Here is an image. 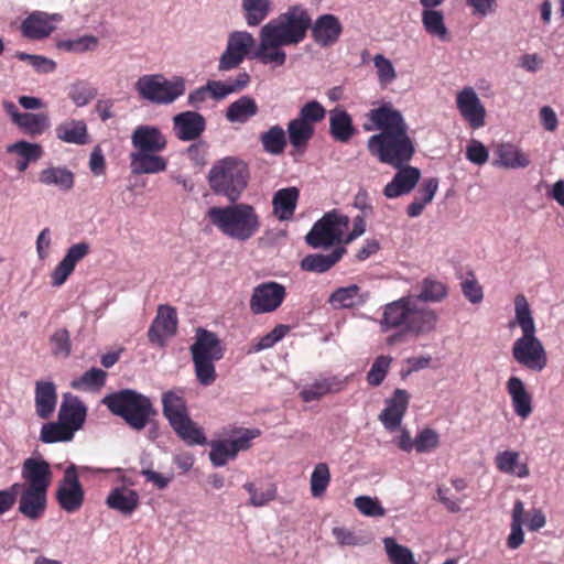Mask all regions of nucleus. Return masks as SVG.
<instances>
[{
    "label": "nucleus",
    "mask_w": 564,
    "mask_h": 564,
    "mask_svg": "<svg viewBox=\"0 0 564 564\" xmlns=\"http://www.w3.org/2000/svg\"><path fill=\"white\" fill-rule=\"evenodd\" d=\"M410 394L406 390L395 389L392 395L386 400L384 408L379 414V421L386 430L397 431L406 413Z\"/></svg>",
    "instance_id": "a211bd4d"
},
{
    "label": "nucleus",
    "mask_w": 564,
    "mask_h": 564,
    "mask_svg": "<svg viewBox=\"0 0 564 564\" xmlns=\"http://www.w3.org/2000/svg\"><path fill=\"white\" fill-rule=\"evenodd\" d=\"M232 440H228L234 447L232 452L237 454L241 451H247L251 447L252 440L259 437L261 435V431L259 429H243L237 427L232 430Z\"/></svg>",
    "instance_id": "6e6d98bb"
},
{
    "label": "nucleus",
    "mask_w": 564,
    "mask_h": 564,
    "mask_svg": "<svg viewBox=\"0 0 564 564\" xmlns=\"http://www.w3.org/2000/svg\"><path fill=\"white\" fill-rule=\"evenodd\" d=\"M507 391L514 413L521 419H528L533 411L532 395L527 391L523 381L518 377H510L507 381Z\"/></svg>",
    "instance_id": "bb28decb"
},
{
    "label": "nucleus",
    "mask_w": 564,
    "mask_h": 564,
    "mask_svg": "<svg viewBox=\"0 0 564 564\" xmlns=\"http://www.w3.org/2000/svg\"><path fill=\"white\" fill-rule=\"evenodd\" d=\"M333 387H334L333 382L324 379L321 381H316V382L312 383L311 386L304 388L300 394H301V398L303 399V401L312 402V401L319 400L327 393L334 391Z\"/></svg>",
    "instance_id": "e2e57ef3"
},
{
    "label": "nucleus",
    "mask_w": 564,
    "mask_h": 564,
    "mask_svg": "<svg viewBox=\"0 0 564 564\" xmlns=\"http://www.w3.org/2000/svg\"><path fill=\"white\" fill-rule=\"evenodd\" d=\"M102 403L135 431L143 430L158 413L150 398L132 389L110 393Z\"/></svg>",
    "instance_id": "423d86ee"
},
{
    "label": "nucleus",
    "mask_w": 564,
    "mask_h": 564,
    "mask_svg": "<svg viewBox=\"0 0 564 564\" xmlns=\"http://www.w3.org/2000/svg\"><path fill=\"white\" fill-rule=\"evenodd\" d=\"M206 129V119L197 111H183L173 117V131L181 141L198 139Z\"/></svg>",
    "instance_id": "aec40b11"
},
{
    "label": "nucleus",
    "mask_w": 564,
    "mask_h": 564,
    "mask_svg": "<svg viewBox=\"0 0 564 564\" xmlns=\"http://www.w3.org/2000/svg\"><path fill=\"white\" fill-rule=\"evenodd\" d=\"M259 45L253 50L250 58L257 59L263 65L283 66L286 62V53L282 50L285 43L261 28Z\"/></svg>",
    "instance_id": "f3484780"
},
{
    "label": "nucleus",
    "mask_w": 564,
    "mask_h": 564,
    "mask_svg": "<svg viewBox=\"0 0 564 564\" xmlns=\"http://www.w3.org/2000/svg\"><path fill=\"white\" fill-rule=\"evenodd\" d=\"M35 412L41 419L47 420L55 411L57 403L56 387L52 381L35 382Z\"/></svg>",
    "instance_id": "a878e982"
},
{
    "label": "nucleus",
    "mask_w": 564,
    "mask_h": 564,
    "mask_svg": "<svg viewBox=\"0 0 564 564\" xmlns=\"http://www.w3.org/2000/svg\"><path fill=\"white\" fill-rule=\"evenodd\" d=\"M299 198L297 187L290 186L278 189L272 197V215L280 221L292 220Z\"/></svg>",
    "instance_id": "b1692460"
},
{
    "label": "nucleus",
    "mask_w": 564,
    "mask_h": 564,
    "mask_svg": "<svg viewBox=\"0 0 564 564\" xmlns=\"http://www.w3.org/2000/svg\"><path fill=\"white\" fill-rule=\"evenodd\" d=\"M325 115L326 110L322 104L316 100H312L306 102L300 109L299 116L296 118L303 122H307L308 124L314 126L315 123L322 121L325 118Z\"/></svg>",
    "instance_id": "680f3d73"
},
{
    "label": "nucleus",
    "mask_w": 564,
    "mask_h": 564,
    "mask_svg": "<svg viewBox=\"0 0 564 564\" xmlns=\"http://www.w3.org/2000/svg\"><path fill=\"white\" fill-rule=\"evenodd\" d=\"M259 111L257 101L250 96H241L226 109V119L229 122L246 123Z\"/></svg>",
    "instance_id": "473e14b6"
},
{
    "label": "nucleus",
    "mask_w": 564,
    "mask_h": 564,
    "mask_svg": "<svg viewBox=\"0 0 564 564\" xmlns=\"http://www.w3.org/2000/svg\"><path fill=\"white\" fill-rule=\"evenodd\" d=\"M414 444L417 453L434 451L440 446V435L435 430L425 427L416 434Z\"/></svg>",
    "instance_id": "13d9d810"
},
{
    "label": "nucleus",
    "mask_w": 564,
    "mask_h": 564,
    "mask_svg": "<svg viewBox=\"0 0 564 564\" xmlns=\"http://www.w3.org/2000/svg\"><path fill=\"white\" fill-rule=\"evenodd\" d=\"M107 378L106 371L91 368L86 371L79 379L74 380L72 382V387L74 389H90V390H99L105 386V381Z\"/></svg>",
    "instance_id": "603ef678"
},
{
    "label": "nucleus",
    "mask_w": 564,
    "mask_h": 564,
    "mask_svg": "<svg viewBox=\"0 0 564 564\" xmlns=\"http://www.w3.org/2000/svg\"><path fill=\"white\" fill-rule=\"evenodd\" d=\"M206 217L221 234L238 241L251 239L261 227L256 208L246 203L210 207Z\"/></svg>",
    "instance_id": "39448f33"
},
{
    "label": "nucleus",
    "mask_w": 564,
    "mask_h": 564,
    "mask_svg": "<svg viewBox=\"0 0 564 564\" xmlns=\"http://www.w3.org/2000/svg\"><path fill=\"white\" fill-rule=\"evenodd\" d=\"M368 297V293H362L358 285L351 284L335 290L330 294L328 303L335 308H351L362 305Z\"/></svg>",
    "instance_id": "2f4dec72"
},
{
    "label": "nucleus",
    "mask_w": 564,
    "mask_h": 564,
    "mask_svg": "<svg viewBox=\"0 0 564 564\" xmlns=\"http://www.w3.org/2000/svg\"><path fill=\"white\" fill-rule=\"evenodd\" d=\"M355 507L367 517H383L384 508L377 499L369 496H359L355 499Z\"/></svg>",
    "instance_id": "338daca9"
},
{
    "label": "nucleus",
    "mask_w": 564,
    "mask_h": 564,
    "mask_svg": "<svg viewBox=\"0 0 564 564\" xmlns=\"http://www.w3.org/2000/svg\"><path fill=\"white\" fill-rule=\"evenodd\" d=\"M232 451L234 447L228 440L214 441L210 443L209 459L216 467L225 466L229 459L237 456V453Z\"/></svg>",
    "instance_id": "09e8293b"
},
{
    "label": "nucleus",
    "mask_w": 564,
    "mask_h": 564,
    "mask_svg": "<svg viewBox=\"0 0 564 564\" xmlns=\"http://www.w3.org/2000/svg\"><path fill=\"white\" fill-rule=\"evenodd\" d=\"M84 499L85 492L78 479L76 466L70 465L58 485L56 500L64 511L74 513L82 508Z\"/></svg>",
    "instance_id": "4468645a"
},
{
    "label": "nucleus",
    "mask_w": 564,
    "mask_h": 564,
    "mask_svg": "<svg viewBox=\"0 0 564 564\" xmlns=\"http://www.w3.org/2000/svg\"><path fill=\"white\" fill-rule=\"evenodd\" d=\"M286 297V289L275 281L258 284L249 301L250 311L256 314H265L276 311Z\"/></svg>",
    "instance_id": "f8f14e48"
},
{
    "label": "nucleus",
    "mask_w": 564,
    "mask_h": 564,
    "mask_svg": "<svg viewBox=\"0 0 564 564\" xmlns=\"http://www.w3.org/2000/svg\"><path fill=\"white\" fill-rule=\"evenodd\" d=\"M55 15H50L43 11H33L21 24L23 36L30 40H42L47 37L54 30Z\"/></svg>",
    "instance_id": "5701e85b"
},
{
    "label": "nucleus",
    "mask_w": 564,
    "mask_h": 564,
    "mask_svg": "<svg viewBox=\"0 0 564 564\" xmlns=\"http://www.w3.org/2000/svg\"><path fill=\"white\" fill-rule=\"evenodd\" d=\"M13 122L31 135L42 134L50 126L48 118L44 113L14 112Z\"/></svg>",
    "instance_id": "79ce46f5"
},
{
    "label": "nucleus",
    "mask_w": 564,
    "mask_h": 564,
    "mask_svg": "<svg viewBox=\"0 0 564 564\" xmlns=\"http://www.w3.org/2000/svg\"><path fill=\"white\" fill-rule=\"evenodd\" d=\"M456 107L463 119L474 130L486 123V108L473 87H464L456 95Z\"/></svg>",
    "instance_id": "2eb2a0df"
},
{
    "label": "nucleus",
    "mask_w": 564,
    "mask_h": 564,
    "mask_svg": "<svg viewBox=\"0 0 564 564\" xmlns=\"http://www.w3.org/2000/svg\"><path fill=\"white\" fill-rule=\"evenodd\" d=\"M448 295V286L446 283L433 278H424L419 285V294L414 295L416 302L440 303Z\"/></svg>",
    "instance_id": "e433bc0d"
},
{
    "label": "nucleus",
    "mask_w": 564,
    "mask_h": 564,
    "mask_svg": "<svg viewBox=\"0 0 564 564\" xmlns=\"http://www.w3.org/2000/svg\"><path fill=\"white\" fill-rule=\"evenodd\" d=\"M163 415L176 435L187 445H204L207 438L203 430L189 417L184 391L170 390L162 394Z\"/></svg>",
    "instance_id": "0eeeda50"
},
{
    "label": "nucleus",
    "mask_w": 564,
    "mask_h": 564,
    "mask_svg": "<svg viewBox=\"0 0 564 564\" xmlns=\"http://www.w3.org/2000/svg\"><path fill=\"white\" fill-rule=\"evenodd\" d=\"M463 295L473 304H479L484 299V290L473 273L460 283Z\"/></svg>",
    "instance_id": "69168bd1"
},
{
    "label": "nucleus",
    "mask_w": 564,
    "mask_h": 564,
    "mask_svg": "<svg viewBox=\"0 0 564 564\" xmlns=\"http://www.w3.org/2000/svg\"><path fill=\"white\" fill-rule=\"evenodd\" d=\"M383 544L392 564H416L412 552L408 547L398 544L393 538H386Z\"/></svg>",
    "instance_id": "8fccbe9b"
},
{
    "label": "nucleus",
    "mask_w": 564,
    "mask_h": 564,
    "mask_svg": "<svg viewBox=\"0 0 564 564\" xmlns=\"http://www.w3.org/2000/svg\"><path fill=\"white\" fill-rule=\"evenodd\" d=\"M329 133L338 142L347 143L356 133L350 115L341 108L329 112Z\"/></svg>",
    "instance_id": "c756f323"
},
{
    "label": "nucleus",
    "mask_w": 564,
    "mask_h": 564,
    "mask_svg": "<svg viewBox=\"0 0 564 564\" xmlns=\"http://www.w3.org/2000/svg\"><path fill=\"white\" fill-rule=\"evenodd\" d=\"M312 26V17L303 4H293L276 18L262 26L267 32L285 43L297 45L302 43Z\"/></svg>",
    "instance_id": "1a4fd4ad"
},
{
    "label": "nucleus",
    "mask_w": 564,
    "mask_h": 564,
    "mask_svg": "<svg viewBox=\"0 0 564 564\" xmlns=\"http://www.w3.org/2000/svg\"><path fill=\"white\" fill-rule=\"evenodd\" d=\"M107 505L110 509L129 516L139 507L140 498L135 490L127 487L115 488L107 497Z\"/></svg>",
    "instance_id": "7c9ffc66"
},
{
    "label": "nucleus",
    "mask_w": 564,
    "mask_h": 564,
    "mask_svg": "<svg viewBox=\"0 0 564 564\" xmlns=\"http://www.w3.org/2000/svg\"><path fill=\"white\" fill-rule=\"evenodd\" d=\"M391 362L392 358L390 356L381 355L377 357L367 373V382L372 387L380 386L390 369Z\"/></svg>",
    "instance_id": "5fc2aeb1"
},
{
    "label": "nucleus",
    "mask_w": 564,
    "mask_h": 564,
    "mask_svg": "<svg viewBox=\"0 0 564 564\" xmlns=\"http://www.w3.org/2000/svg\"><path fill=\"white\" fill-rule=\"evenodd\" d=\"M243 488L250 495V505L254 507H262L274 500L276 497V488L274 485H269L265 490H257L253 482H246Z\"/></svg>",
    "instance_id": "bf43d9fd"
},
{
    "label": "nucleus",
    "mask_w": 564,
    "mask_h": 564,
    "mask_svg": "<svg viewBox=\"0 0 564 564\" xmlns=\"http://www.w3.org/2000/svg\"><path fill=\"white\" fill-rule=\"evenodd\" d=\"M373 63L377 68L378 79L382 85L390 84L394 80L397 74L390 59L382 54H377L373 57Z\"/></svg>",
    "instance_id": "774afa93"
},
{
    "label": "nucleus",
    "mask_w": 564,
    "mask_h": 564,
    "mask_svg": "<svg viewBox=\"0 0 564 564\" xmlns=\"http://www.w3.org/2000/svg\"><path fill=\"white\" fill-rule=\"evenodd\" d=\"M260 142L267 153L279 155L284 152L288 139L284 129L275 124L260 134Z\"/></svg>",
    "instance_id": "37998d69"
},
{
    "label": "nucleus",
    "mask_w": 564,
    "mask_h": 564,
    "mask_svg": "<svg viewBox=\"0 0 564 564\" xmlns=\"http://www.w3.org/2000/svg\"><path fill=\"white\" fill-rule=\"evenodd\" d=\"M185 79L174 77L166 79L163 75H143L135 83L139 96L152 104L169 105L185 94Z\"/></svg>",
    "instance_id": "9d476101"
},
{
    "label": "nucleus",
    "mask_w": 564,
    "mask_h": 564,
    "mask_svg": "<svg viewBox=\"0 0 564 564\" xmlns=\"http://www.w3.org/2000/svg\"><path fill=\"white\" fill-rule=\"evenodd\" d=\"M86 414L87 409L85 404L77 397H73L63 401L58 412V420L75 433L83 427Z\"/></svg>",
    "instance_id": "c85d7f7f"
},
{
    "label": "nucleus",
    "mask_w": 564,
    "mask_h": 564,
    "mask_svg": "<svg viewBox=\"0 0 564 564\" xmlns=\"http://www.w3.org/2000/svg\"><path fill=\"white\" fill-rule=\"evenodd\" d=\"M437 323L434 310L420 305L414 295H408L384 305L380 326L384 332L401 328L417 337L434 332Z\"/></svg>",
    "instance_id": "f03ea898"
},
{
    "label": "nucleus",
    "mask_w": 564,
    "mask_h": 564,
    "mask_svg": "<svg viewBox=\"0 0 564 564\" xmlns=\"http://www.w3.org/2000/svg\"><path fill=\"white\" fill-rule=\"evenodd\" d=\"M349 217L339 210H330L318 219L305 236L306 243L312 248H328L345 242V234L349 229Z\"/></svg>",
    "instance_id": "9b49d317"
},
{
    "label": "nucleus",
    "mask_w": 564,
    "mask_h": 564,
    "mask_svg": "<svg viewBox=\"0 0 564 564\" xmlns=\"http://www.w3.org/2000/svg\"><path fill=\"white\" fill-rule=\"evenodd\" d=\"M422 23L425 31L437 36L441 40L447 39V29L444 23L443 14L435 10H424L422 13Z\"/></svg>",
    "instance_id": "49530a36"
},
{
    "label": "nucleus",
    "mask_w": 564,
    "mask_h": 564,
    "mask_svg": "<svg viewBox=\"0 0 564 564\" xmlns=\"http://www.w3.org/2000/svg\"><path fill=\"white\" fill-rule=\"evenodd\" d=\"M314 133V126L303 122L297 118L290 120L288 123V139L291 145L299 151H304L307 148Z\"/></svg>",
    "instance_id": "4c0bfd02"
},
{
    "label": "nucleus",
    "mask_w": 564,
    "mask_h": 564,
    "mask_svg": "<svg viewBox=\"0 0 564 564\" xmlns=\"http://www.w3.org/2000/svg\"><path fill=\"white\" fill-rule=\"evenodd\" d=\"M98 46V39L94 35H84L75 40L58 42L57 47L66 52L84 53L94 51Z\"/></svg>",
    "instance_id": "4d7b16f0"
},
{
    "label": "nucleus",
    "mask_w": 564,
    "mask_h": 564,
    "mask_svg": "<svg viewBox=\"0 0 564 564\" xmlns=\"http://www.w3.org/2000/svg\"><path fill=\"white\" fill-rule=\"evenodd\" d=\"M15 57L20 61L29 62L36 72L48 74L55 70L56 63L42 55H32L24 52H18Z\"/></svg>",
    "instance_id": "0e129e2a"
},
{
    "label": "nucleus",
    "mask_w": 564,
    "mask_h": 564,
    "mask_svg": "<svg viewBox=\"0 0 564 564\" xmlns=\"http://www.w3.org/2000/svg\"><path fill=\"white\" fill-rule=\"evenodd\" d=\"M248 178L247 164L234 158L220 160L208 173V183L213 192L226 196L231 203L240 197L247 187Z\"/></svg>",
    "instance_id": "6e6552de"
},
{
    "label": "nucleus",
    "mask_w": 564,
    "mask_h": 564,
    "mask_svg": "<svg viewBox=\"0 0 564 564\" xmlns=\"http://www.w3.org/2000/svg\"><path fill=\"white\" fill-rule=\"evenodd\" d=\"M524 506L521 500H517L512 509L511 532L507 540V545L511 550L518 549L524 541V533L522 530Z\"/></svg>",
    "instance_id": "a18cd8bd"
},
{
    "label": "nucleus",
    "mask_w": 564,
    "mask_h": 564,
    "mask_svg": "<svg viewBox=\"0 0 564 564\" xmlns=\"http://www.w3.org/2000/svg\"><path fill=\"white\" fill-rule=\"evenodd\" d=\"M421 178V171L408 164L398 169L391 182L383 188V195L389 198H397L410 194Z\"/></svg>",
    "instance_id": "4be33fe9"
},
{
    "label": "nucleus",
    "mask_w": 564,
    "mask_h": 564,
    "mask_svg": "<svg viewBox=\"0 0 564 564\" xmlns=\"http://www.w3.org/2000/svg\"><path fill=\"white\" fill-rule=\"evenodd\" d=\"M22 478L25 482L21 484V487L47 491L52 480L48 463L42 459H25L22 465Z\"/></svg>",
    "instance_id": "412c9836"
},
{
    "label": "nucleus",
    "mask_w": 564,
    "mask_h": 564,
    "mask_svg": "<svg viewBox=\"0 0 564 564\" xmlns=\"http://www.w3.org/2000/svg\"><path fill=\"white\" fill-rule=\"evenodd\" d=\"M74 437V432L59 420L50 422L42 426L40 440L43 443L51 444L56 442H69Z\"/></svg>",
    "instance_id": "c03bdc74"
},
{
    "label": "nucleus",
    "mask_w": 564,
    "mask_h": 564,
    "mask_svg": "<svg viewBox=\"0 0 564 564\" xmlns=\"http://www.w3.org/2000/svg\"><path fill=\"white\" fill-rule=\"evenodd\" d=\"M56 137L66 143L86 144L88 134L87 126L82 120H69L58 124L55 129Z\"/></svg>",
    "instance_id": "58836bf2"
},
{
    "label": "nucleus",
    "mask_w": 564,
    "mask_h": 564,
    "mask_svg": "<svg viewBox=\"0 0 564 564\" xmlns=\"http://www.w3.org/2000/svg\"><path fill=\"white\" fill-rule=\"evenodd\" d=\"M134 149L129 155L133 175L158 174L166 171L167 160L161 155L167 147L166 135L160 128L150 124L138 126L131 134Z\"/></svg>",
    "instance_id": "20e7f679"
},
{
    "label": "nucleus",
    "mask_w": 564,
    "mask_h": 564,
    "mask_svg": "<svg viewBox=\"0 0 564 564\" xmlns=\"http://www.w3.org/2000/svg\"><path fill=\"white\" fill-rule=\"evenodd\" d=\"M50 344L55 357L67 358L72 352L70 335L66 328L56 329L50 337Z\"/></svg>",
    "instance_id": "864d4df0"
},
{
    "label": "nucleus",
    "mask_w": 564,
    "mask_h": 564,
    "mask_svg": "<svg viewBox=\"0 0 564 564\" xmlns=\"http://www.w3.org/2000/svg\"><path fill=\"white\" fill-rule=\"evenodd\" d=\"M39 181L48 186H56L62 191H69L74 186V174L65 167H47L39 174Z\"/></svg>",
    "instance_id": "a19ab883"
},
{
    "label": "nucleus",
    "mask_w": 564,
    "mask_h": 564,
    "mask_svg": "<svg viewBox=\"0 0 564 564\" xmlns=\"http://www.w3.org/2000/svg\"><path fill=\"white\" fill-rule=\"evenodd\" d=\"M256 46L253 35L247 31H235L229 34L225 52L219 58L218 69L230 70L238 67Z\"/></svg>",
    "instance_id": "ddd939ff"
},
{
    "label": "nucleus",
    "mask_w": 564,
    "mask_h": 564,
    "mask_svg": "<svg viewBox=\"0 0 564 564\" xmlns=\"http://www.w3.org/2000/svg\"><path fill=\"white\" fill-rule=\"evenodd\" d=\"M514 313L522 335L512 345V357L525 369L541 372L547 366V355L542 341L535 336L534 319L523 294L514 297Z\"/></svg>",
    "instance_id": "7ed1b4c3"
},
{
    "label": "nucleus",
    "mask_w": 564,
    "mask_h": 564,
    "mask_svg": "<svg viewBox=\"0 0 564 564\" xmlns=\"http://www.w3.org/2000/svg\"><path fill=\"white\" fill-rule=\"evenodd\" d=\"M520 454L514 451H503L496 455V468L508 475L517 476L518 478H525L530 475V469L527 463L519 462Z\"/></svg>",
    "instance_id": "72a5a7b5"
},
{
    "label": "nucleus",
    "mask_w": 564,
    "mask_h": 564,
    "mask_svg": "<svg viewBox=\"0 0 564 564\" xmlns=\"http://www.w3.org/2000/svg\"><path fill=\"white\" fill-rule=\"evenodd\" d=\"M176 330L177 314L175 308L170 305H160L156 316L148 330L150 343L163 347L165 339L174 336Z\"/></svg>",
    "instance_id": "dca6fc26"
},
{
    "label": "nucleus",
    "mask_w": 564,
    "mask_h": 564,
    "mask_svg": "<svg viewBox=\"0 0 564 564\" xmlns=\"http://www.w3.org/2000/svg\"><path fill=\"white\" fill-rule=\"evenodd\" d=\"M19 494V511L28 519H40L46 509L47 491L20 487Z\"/></svg>",
    "instance_id": "393cba45"
},
{
    "label": "nucleus",
    "mask_w": 564,
    "mask_h": 564,
    "mask_svg": "<svg viewBox=\"0 0 564 564\" xmlns=\"http://www.w3.org/2000/svg\"><path fill=\"white\" fill-rule=\"evenodd\" d=\"M9 152L17 153L26 162H35L43 155L40 144L19 141L8 148Z\"/></svg>",
    "instance_id": "052dcab7"
},
{
    "label": "nucleus",
    "mask_w": 564,
    "mask_h": 564,
    "mask_svg": "<svg viewBox=\"0 0 564 564\" xmlns=\"http://www.w3.org/2000/svg\"><path fill=\"white\" fill-rule=\"evenodd\" d=\"M344 252V248H336L328 254H308L301 261V269L308 272H326L341 259Z\"/></svg>",
    "instance_id": "f704fd0d"
},
{
    "label": "nucleus",
    "mask_w": 564,
    "mask_h": 564,
    "mask_svg": "<svg viewBox=\"0 0 564 564\" xmlns=\"http://www.w3.org/2000/svg\"><path fill=\"white\" fill-rule=\"evenodd\" d=\"M241 9L246 23L249 26H258L270 14L271 0H241Z\"/></svg>",
    "instance_id": "ea45409f"
},
{
    "label": "nucleus",
    "mask_w": 564,
    "mask_h": 564,
    "mask_svg": "<svg viewBox=\"0 0 564 564\" xmlns=\"http://www.w3.org/2000/svg\"><path fill=\"white\" fill-rule=\"evenodd\" d=\"M192 357L209 358L220 360L224 357V349L217 336L206 329L197 332L196 341L191 346Z\"/></svg>",
    "instance_id": "cd10ccee"
},
{
    "label": "nucleus",
    "mask_w": 564,
    "mask_h": 564,
    "mask_svg": "<svg viewBox=\"0 0 564 564\" xmlns=\"http://www.w3.org/2000/svg\"><path fill=\"white\" fill-rule=\"evenodd\" d=\"M195 368V375L202 386H210L216 380V369L214 362L217 359L192 357Z\"/></svg>",
    "instance_id": "3c124183"
},
{
    "label": "nucleus",
    "mask_w": 564,
    "mask_h": 564,
    "mask_svg": "<svg viewBox=\"0 0 564 564\" xmlns=\"http://www.w3.org/2000/svg\"><path fill=\"white\" fill-rule=\"evenodd\" d=\"M330 482L329 467L325 463H318L315 465L311 475V494L314 498H321L324 496L328 485Z\"/></svg>",
    "instance_id": "de8ad7c7"
},
{
    "label": "nucleus",
    "mask_w": 564,
    "mask_h": 564,
    "mask_svg": "<svg viewBox=\"0 0 564 564\" xmlns=\"http://www.w3.org/2000/svg\"><path fill=\"white\" fill-rule=\"evenodd\" d=\"M368 118L380 130L368 139L369 152L381 163L394 169L408 164L414 155L415 147L401 112L386 104L371 109Z\"/></svg>",
    "instance_id": "f257e3e1"
},
{
    "label": "nucleus",
    "mask_w": 564,
    "mask_h": 564,
    "mask_svg": "<svg viewBox=\"0 0 564 564\" xmlns=\"http://www.w3.org/2000/svg\"><path fill=\"white\" fill-rule=\"evenodd\" d=\"M311 35L321 47L334 45L343 33V25L339 19L330 13L319 15L310 28Z\"/></svg>",
    "instance_id": "6ab92c4d"
},
{
    "label": "nucleus",
    "mask_w": 564,
    "mask_h": 564,
    "mask_svg": "<svg viewBox=\"0 0 564 564\" xmlns=\"http://www.w3.org/2000/svg\"><path fill=\"white\" fill-rule=\"evenodd\" d=\"M496 153L498 160L495 164L505 169H524L530 164L528 154L511 143L498 145Z\"/></svg>",
    "instance_id": "c9c22d12"
}]
</instances>
